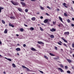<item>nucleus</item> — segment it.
<instances>
[{
	"mask_svg": "<svg viewBox=\"0 0 74 74\" xmlns=\"http://www.w3.org/2000/svg\"><path fill=\"white\" fill-rule=\"evenodd\" d=\"M62 4L64 6V7H66V8H67V6H66V3H63Z\"/></svg>",
	"mask_w": 74,
	"mask_h": 74,
	"instance_id": "14",
	"label": "nucleus"
},
{
	"mask_svg": "<svg viewBox=\"0 0 74 74\" xmlns=\"http://www.w3.org/2000/svg\"><path fill=\"white\" fill-rule=\"evenodd\" d=\"M40 19H43V17L42 16H41L40 17Z\"/></svg>",
	"mask_w": 74,
	"mask_h": 74,
	"instance_id": "50",
	"label": "nucleus"
},
{
	"mask_svg": "<svg viewBox=\"0 0 74 74\" xmlns=\"http://www.w3.org/2000/svg\"><path fill=\"white\" fill-rule=\"evenodd\" d=\"M71 26L72 27H74V25L73 24H71Z\"/></svg>",
	"mask_w": 74,
	"mask_h": 74,
	"instance_id": "48",
	"label": "nucleus"
},
{
	"mask_svg": "<svg viewBox=\"0 0 74 74\" xmlns=\"http://www.w3.org/2000/svg\"><path fill=\"white\" fill-rule=\"evenodd\" d=\"M67 73H69V74H70V73H71V72L70 71H67Z\"/></svg>",
	"mask_w": 74,
	"mask_h": 74,
	"instance_id": "31",
	"label": "nucleus"
},
{
	"mask_svg": "<svg viewBox=\"0 0 74 74\" xmlns=\"http://www.w3.org/2000/svg\"><path fill=\"white\" fill-rule=\"evenodd\" d=\"M40 8L41 10H44V8L42 7V6H40Z\"/></svg>",
	"mask_w": 74,
	"mask_h": 74,
	"instance_id": "25",
	"label": "nucleus"
},
{
	"mask_svg": "<svg viewBox=\"0 0 74 74\" xmlns=\"http://www.w3.org/2000/svg\"><path fill=\"white\" fill-rule=\"evenodd\" d=\"M58 44L59 45H62V44H61V43H60L59 42H58Z\"/></svg>",
	"mask_w": 74,
	"mask_h": 74,
	"instance_id": "40",
	"label": "nucleus"
},
{
	"mask_svg": "<svg viewBox=\"0 0 74 74\" xmlns=\"http://www.w3.org/2000/svg\"><path fill=\"white\" fill-rule=\"evenodd\" d=\"M30 30L33 31L34 30V28L33 27H31L29 28Z\"/></svg>",
	"mask_w": 74,
	"mask_h": 74,
	"instance_id": "21",
	"label": "nucleus"
},
{
	"mask_svg": "<svg viewBox=\"0 0 74 74\" xmlns=\"http://www.w3.org/2000/svg\"><path fill=\"white\" fill-rule=\"evenodd\" d=\"M60 67L62 68H62H63L64 67V66L62 65V64H60Z\"/></svg>",
	"mask_w": 74,
	"mask_h": 74,
	"instance_id": "23",
	"label": "nucleus"
},
{
	"mask_svg": "<svg viewBox=\"0 0 74 74\" xmlns=\"http://www.w3.org/2000/svg\"><path fill=\"white\" fill-rule=\"evenodd\" d=\"M40 29L41 31H44V29H42L41 27H40Z\"/></svg>",
	"mask_w": 74,
	"mask_h": 74,
	"instance_id": "30",
	"label": "nucleus"
},
{
	"mask_svg": "<svg viewBox=\"0 0 74 74\" xmlns=\"http://www.w3.org/2000/svg\"><path fill=\"white\" fill-rule=\"evenodd\" d=\"M49 55H51V56H55V55H54L51 53H50Z\"/></svg>",
	"mask_w": 74,
	"mask_h": 74,
	"instance_id": "19",
	"label": "nucleus"
},
{
	"mask_svg": "<svg viewBox=\"0 0 74 74\" xmlns=\"http://www.w3.org/2000/svg\"><path fill=\"white\" fill-rule=\"evenodd\" d=\"M46 15H47V16H49V14H48V13H45Z\"/></svg>",
	"mask_w": 74,
	"mask_h": 74,
	"instance_id": "46",
	"label": "nucleus"
},
{
	"mask_svg": "<svg viewBox=\"0 0 74 74\" xmlns=\"http://www.w3.org/2000/svg\"><path fill=\"white\" fill-rule=\"evenodd\" d=\"M10 18H11V19H14V17H13V16H12V17H10Z\"/></svg>",
	"mask_w": 74,
	"mask_h": 74,
	"instance_id": "38",
	"label": "nucleus"
},
{
	"mask_svg": "<svg viewBox=\"0 0 74 74\" xmlns=\"http://www.w3.org/2000/svg\"><path fill=\"white\" fill-rule=\"evenodd\" d=\"M44 57L46 59H48V58L47 56H44Z\"/></svg>",
	"mask_w": 74,
	"mask_h": 74,
	"instance_id": "27",
	"label": "nucleus"
},
{
	"mask_svg": "<svg viewBox=\"0 0 74 74\" xmlns=\"http://www.w3.org/2000/svg\"><path fill=\"white\" fill-rule=\"evenodd\" d=\"M12 66L13 67H14V68L16 67V66H15V65L14 64H12Z\"/></svg>",
	"mask_w": 74,
	"mask_h": 74,
	"instance_id": "24",
	"label": "nucleus"
},
{
	"mask_svg": "<svg viewBox=\"0 0 74 74\" xmlns=\"http://www.w3.org/2000/svg\"><path fill=\"white\" fill-rule=\"evenodd\" d=\"M22 67H23V69H26L28 71H32V70H30V69H29L25 66L23 65L22 66Z\"/></svg>",
	"mask_w": 74,
	"mask_h": 74,
	"instance_id": "2",
	"label": "nucleus"
},
{
	"mask_svg": "<svg viewBox=\"0 0 74 74\" xmlns=\"http://www.w3.org/2000/svg\"><path fill=\"white\" fill-rule=\"evenodd\" d=\"M53 25H55L56 24V22L53 21Z\"/></svg>",
	"mask_w": 74,
	"mask_h": 74,
	"instance_id": "44",
	"label": "nucleus"
},
{
	"mask_svg": "<svg viewBox=\"0 0 74 74\" xmlns=\"http://www.w3.org/2000/svg\"><path fill=\"white\" fill-rule=\"evenodd\" d=\"M18 10L19 11H20V12H22V10L21 8H18Z\"/></svg>",
	"mask_w": 74,
	"mask_h": 74,
	"instance_id": "15",
	"label": "nucleus"
},
{
	"mask_svg": "<svg viewBox=\"0 0 74 74\" xmlns=\"http://www.w3.org/2000/svg\"><path fill=\"white\" fill-rule=\"evenodd\" d=\"M65 68L66 69H68V67L67 66H65Z\"/></svg>",
	"mask_w": 74,
	"mask_h": 74,
	"instance_id": "34",
	"label": "nucleus"
},
{
	"mask_svg": "<svg viewBox=\"0 0 74 74\" xmlns=\"http://www.w3.org/2000/svg\"><path fill=\"white\" fill-rule=\"evenodd\" d=\"M48 19H46L44 20V23H48Z\"/></svg>",
	"mask_w": 74,
	"mask_h": 74,
	"instance_id": "5",
	"label": "nucleus"
},
{
	"mask_svg": "<svg viewBox=\"0 0 74 74\" xmlns=\"http://www.w3.org/2000/svg\"><path fill=\"white\" fill-rule=\"evenodd\" d=\"M8 60H9V61H10V62H11V59H9V58H8Z\"/></svg>",
	"mask_w": 74,
	"mask_h": 74,
	"instance_id": "39",
	"label": "nucleus"
},
{
	"mask_svg": "<svg viewBox=\"0 0 74 74\" xmlns=\"http://www.w3.org/2000/svg\"><path fill=\"white\" fill-rule=\"evenodd\" d=\"M9 26H11L12 27H14V25L12 24H11V23H9Z\"/></svg>",
	"mask_w": 74,
	"mask_h": 74,
	"instance_id": "8",
	"label": "nucleus"
},
{
	"mask_svg": "<svg viewBox=\"0 0 74 74\" xmlns=\"http://www.w3.org/2000/svg\"><path fill=\"white\" fill-rule=\"evenodd\" d=\"M50 31L52 32H55L56 31V29H55V28H53L52 29H50Z\"/></svg>",
	"mask_w": 74,
	"mask_h": 74,
	"instance_id": "3",
	"label": "nucleus"
},
{
	"mask_svg": "<svg viewBox=\"0 0 74 74\" xmlns=\"http://www.w3.org/2000/svg\"><path fill=\"white\" fill-rule=\"evenodd\" d=\"M37 14H38V15H39V14H40V12H37L36 13Z\"/></svg>",
	"mask_w": 74,
	"mask_h": 74,
	"instance_id": "47",
	"label": "nucleus"
},
{
	"mask_svg": "<svg viewBox=\"0 0 74 74\" xmlns=\"http://www.w3.org/2000/svg\"><path fill=\"white\" fill-rule=\"evenodd\" d=\"M73 53V51H70V53Z\"/></svg>",
	"mask_w": 74,
	"mask_h": 74,
	"instance_id": "53",
	"label": "nucleus"
},
{
	"mask_svg": "<svg viewBox=\"0 0 74 74\" xmlns=\"http://www.w3.org/2000/svg\"><path fill=\"white\" fill-rule=\"evenodd\" d=\"M21 3L22 4V5H23V6H25V5H26V4L24 2H21Z\"/></svg>",
	"mask_w": 74,
	"mask_h": 74,
	"instance_id": "10",
	"label": "nucleus"
},
{
	"mask_svg": "<svg viewBox=\"0 0 74 74\" xmlns=\"http://www.w3.org/2000/svg\"><path fill=\"white\" fill-rule=\"evenodd\" d=\"M3 73L4 74H5V71L3 72Z\"/></svg>",
	"mask_w": 74,
	"mask_h": 74,
	"instance_id": "61",
	"label": "nucleus"
},
{
	"mask_svg": "<svg viewBox=\"0 0 74 74\" xmlns=\"http://www.w3.org/2000/svg\"><path fill=\"white\" fill-rule=\"evenodd\" d=\"M62 40H63L64 41V42H67V40H65L63 38V37L62 38Z\"/></svg>",
	"mask_w": 74,
	"mask_h": 74,
	"instance_id": "7",
	"label": "nucleus"
},
{
	"mask_svg": "<svg viewBox=\"0 0 74 74\" xmlns=\"http://www.w3.org/2000/svg\"><path fill=\"white\" fill-rule=\"evenodd\" d=\"M51 20L48 19V21H49V22H51Z\"/></svg>",
	"mask_w": 74,
	"mask_h": 74,
	"instance_id": "56",
	"label": "nucleus"
},
{
	"mask_svg": "<svg viewBox=\"0 0 74 74\" xmlns=\"http://www.w3.org/2000/svg\"><path fill=\"white\" fill-rule=\"evenodd\" d=\"M25 12H28V9H26L25 10Z\"/></svg>",
	"mask_w": 74,
	"mask_h": 74,
	"instance_id": "36",
	"label": "nucleus"
},
{
	"mask_svg": "<svg viewBox=\"0 0 74 74\" xmlns=\"http://www.w3.org/2000/svg\"><path fill=\"white\" fill-rule=\"evenodd\" d=\"M24 30V29H23V28H21V29H20V31H21V32H23Z\"/></svg>",
	"mask_w": 74,
	"mask_h": 74,
	"instance_id": "26",
	"label": "nucleus"
},
{
	"mask_svg": "<svg viewBox=\"0 0 74 74\" xmlns=\"http://www.w3.org/2000/svg\"><path fill=\"white\" fill-rule=\"evenodd\" d=\"M11 2L14 5H18V3H16L14 1H11Z\"/></svg>",
	"mask_w": 74,
	"mask_h": 74,
	"instance_id": "1",
	"label": "nucleus"
},
{
	"mask_svg": "<svg viewBox=\"0 0 74 74\" xmlns=\"http://www.w3.org/2000/svg\"><path fill=\"white\" fill-rule=\"evenodd\" d=\"M2 22L3 24H5V21H4V20H2Z\"/></svg>",
	"mask_w": 74,
	"mask_h": 74,
	"instance_id": "33",
	"label": "nucleus"
},
{
	"mask_svg": "<svg viewBox=\"0 0 74 74\" xmlns=\"http://www.w3.org/2000/svg\"><path fill=\"white\" fill-rule=\"evenodd\" d=\"M64 16H67V14L66 13H64Z\"/></svg>",
	"mask_w": 74,
	"mask_h": 74,
	"instance_id": "29",
	"label": "nucleus"
},
{
	"mask_svg": "<svg viewBox=\"0 0 74 74\" xmlns=\"http://www.w3.org/2000/svg\"><path fill=\"white\" fill-rule=\"evenodd\" d=\"M72 48H74V43H73L72 44Z\"/></svg>",
	"mask_w": 74,
	"mask_h": 74,
	"instance_id": "37",
	"label": "nucleus"
},
{
	"mask_svg": "<svg viewBox=\"0 0 74 74\" xmlns=\"http://www.w3.org/2000/svg\"><path fill=\"white\" fill-rule=\"evenodd\" d=\"M67 22H68V23H70V20L69 19H68L67 20Z\"/></svg>",
	"mask_w": 74,
	"mask_h": 74,
	"instance_id": "28",
	"label": "nucleus"
},
{
	"mask_svg": "<svg viewBox=\"0 0 74 74\" xmlns=\"http://www.w3.org/2000/svg\"><path fill=\"white\" fill-rule=\"evenodd\" d=\"M61 51H63V49H61Z\"/></svg>",
	"mask_w": 74,
	"mask_h": 74,
	"instance_id": "58",
	"label": "nucleus"
},
{
	"mask_svg": "<svg viewBox=\"0 0 74 74\" xmlns=\"http://www.w3.org/2000/svg\"><path fill=\"white\" fill-rule=\"evenodd\" d=\"M17 45H19V43L17 44Z\"/></svg>",
	"mask_w": 74,
	"mask_h": 74,
	"instance_id": "62",
	"label": "nucleus"
},
{
	"mask_svg": "<svg viewBox=\"0 0 74 74\" xmlns=\"http://www.w3.org/2000/svg\"><path fill=\"white\" fill-rule=\"evenodd\" d=\"M55 48L56 50H58V47H55Z\"/></svg>",
	"mask_w": 74,
	"mask_h": 74,
	"instance_id": "42",
	"label": "nucleus"
},
{
	"mask_svg": "<svg viewBox=\"0 0 74 74\" xmlns=\"http://www.w3.org/2000/svg\"><path fill=\"white\" fill-rule=\"evenodd\" d=\"M47 8H48V9H49V10H51V8L49 6H47Z\"/></svg>",
	"mask_w": 74,
	"mask_h": 74,
	"instance_id": "35",
	"label": "nucleus"
},
{
	"mask_svg": "<svg viewBox=\"0 0 74 74\" xmlns=\"http://www.w3.org/2000/svg\"><path fill=\"white\" fill-rule=\"evenodd\" d=\"M16 36H19V35L18 34H16Z\"/></svg>",
	"mask_w": 74,
	"mask_h": 74,
	"instance_id": "59",
	"label": "nucleus"
},
{
	"mask_svg": "<svg viewBox=\"0 0 74 74\" xmlns=\"http://www.w3.org/2000/svg\"><path fill=\"white\" fill-rule=\"evenodd\" d=\"M31 19L32 21H34L36 20V18L34 17H32V18Z\"/></svg>",
	"mask_w": 74,
	"mask_h": 74,
	"instance_id": "16",
	"label": "nucleus"
},
{
	"mask_svg": "<svg viewBox=\"0 0 74 74\" xmlns=\"http://www.w3.org/2000/svg\"><path fill=\"white\" fill-rule=\"evenodd\" d=\"M31 49L33 51H36V49H35L34 48L32 47Z\"/></svg>",
	"mask_w": 74,
	"mask_h": 74,
	"instance_id": "12",
	"label": "nucleus"
},
{
	"mask_svg": "<svg viewBox=\"0 0 74 74\" xmlns=\"http://www.w3.org/2000/svg\"><path fill=\"white\" fill-rule=\"evenodd\" d=\"M16 50L17 51H21V49L19 48H18L16 49Z\"/></svg>",
	"mask_w": 74,
	"mask_h": 74,
	"instance_id": "9",
	"label": "nucleus"
},
{
	"mask_svg": "<svg viewBox=\"0 0 74 74\" xmlns=\"http://www.w3.org/2000/svg\"><path fill=\"white\" fill-rule=\"evenodd\" d=\"M54 59H56V60H58V59H59V57H57L56 58H54Z\"/></svg>",
	"mask_w": 74,
	"mask_h": 74,
	"instance_id": "32",
	"label": "nucleus"
},
{
	"mask_svg": "<svg viewBox=\"0 0 74 74\" xmlns=\"http://www.w3.org/2000/svg\"><path fill=\"white\" fill-rule=\"evenodd\" d=\"M58 69L59 70H60V71L61 72H63V73L64 72V71H63V69H62L61 68H58Z\"/></svg>",
	"mask_w": 74,
	"mask_h": 74,
	"instance_id": "4",
	"label": "nucleus"
},
{
	"mask_svg": "<svg viewBox=\"0 0 74 74\" xmlns=\"http://www.w3.org/2000/svg\"><path fill=\"white\" fill-rule=\"evenodd\" d=\"M26 44H24V45H23V47H26Z\"/></svg>",
	"mask_w": 74,
	"mask_h": 74,
	"instance_id": "45",
	"label": "nucleus"
},
{
	"mask_svg": "<svg viewBox=\"0 0 74 74\" xmlns=\"http://www.w3.org/2000/svg\"><path fill=\"white\" fill-rule=\"evenodd\" d=\"M50 37L51 38H54V36L53 35H50Z\"/></svg>",
	"mask_w": 74,
	"mask_h": 74,
	"instance_id": "20",
	"label": "nucleus"
},
{
	"mask_svg": "<svg viewBox=\"0 0 74 74\" xmlns=\"http://www.w3.org/2000/svg\"><path fill=\"white\" fill-rule=\"evenodd\" d=\"M60 10H59V9H58L57 10V11H59Z\"/></svg>",
	"mask_w": 74,
	"mask_h": 74,
	"instance_id": "54",
	"label": "nucleus"
},
{
	"mask_svg": "<svg viewBox=\"0 0 74 74\" xmlns=\"http://www.w3.org/2000/svg\"><path fill=\"white\" fill-rule=\"evenodd\" d=\"M67 60L68 61L69 63H71V60L69 59H67Z\"/></svg>",
	"mask_w": 74,
	"mask_h": 74,
	"instance_id": "22",
	"label": "nucleus"
},
{
	"mask_svg": "<svg viewBox=\"0 0 74 74\" xmlns=\"http://www.w3.org/2000/svg\"><path fill=\"white\" fill-rule=\"evenodd\" d=\"M72 21H74V18H72Z\"/></svg>",
	"mask_w": 74,
	"mask_h": 74,
	"instance_id": "55",
	"label": "nucleus"
},
{
	"mask_svg": "<svg viewBox=\"0 0 74 74\" xmlns=\"http://www.w3.org/2000/svg\"><path fill=\"white\" fill-rule=\"evenodd\" d=\"M17 55H18V56H19V54L18 53H17Z\"/></svg>",
	"mask_w": 74,
	"mask_h": 74,
	"instance_id": "52",
	"label": "nucleus"
},
{
	"mask_svg": "<svg viewBox=\"0 0 74 74\" xmlns=\"http://www.w3.org/2000/svg\"><path fill=\"white\" fill-rule=\"evenodd\" d=\"M39 71L40 72V73H42V74H43V73H44V72H43L42 71Z\"/></svg>",
	"mask_w": 74,
	"mask_h": 74,
	"instance_id": "41",
	"label": "nucleus"
},
{
	"mask_svg": "<svg viewBox=\"0 0 74 74\" xmlns=\"http://www.w3.org/2000/svg\"><path fill=\"white\" fill-rule=\"evenodd\" d=\"M31 1H35L36 0H30Z\"/></svg>",
	"mask_w": 74,
	"mask_h": 74,
	"instance_id": "51",
	"label": "nucleus"
},
{
	"mask_svg": "<svg viewBox=\"0 0 74 74\" xmlns=\"http://www.w3.org/2000/svg\"><path fill=\"white\" fill-rule=\"evenodd\" d=\"M73 57L74 58V54H73Z\"/></svg>",
	"mask_w": 74,
	"mask_h": 74,
	"instance_id": "64",
	"label": "nucleus"
},
{
	"mask_svg": "<svg viewBox=\"0 0 74 74\" xmlns=\"http://www.w3.org/2000/svg\"><path fill=\"white\" fill-rule=\"evenodd\" d=\"M7 32H8V30L6 29H5L4 31V33L6 34V33H7Z\"/></svg>",
	"mask_w": 74,
	"mask_h": 74,
	"instance_id": "11",
	"label": "nucleus"
},
{
	"mask_svg": "<svg viewBox=\"0 0 74 74\" xmlns=\"http://www.w3.org/2000/svg\"><path fill=\"white\" fill-rule=\"evenodd\" d=\"M24 26H25L26 27H27V25H26L25 24H24Z\"/></svg>",
	"mask_w": 74,
	"mask_h": 74,
	"instance_id": "49",
	"label": "nucleus"
},
{
	"mask_svg": "<svg viewBox=\"0 0 74 74\" xmlns=\"http://www.w3.org/2000/svg\"><path fill=\"white\" fill-rule=\"evenodd\" d=\"M58 26L59 27H60V24L58 25Z\"/></svg>",
	"mask_w": 74,
	"mask_h": 74,
	"instance_id": "60",
	"label": "nucleus"
},
{
	"mask_svg": "<svg viewBox=\"0 0 74 74\" xmlns=\"http://www.w3.org/2000/svg\"><path fill=\"white\" fill-rule=\"evenodd\" d=\"M64 34H65V35H66V34L69 35V32H65L64 33Z\"/></svg>",
	"mask_w": 74,
	"mask_h": 74,
	"instance_id": "18",
	"label": "nucleus"
},
{
	"mask_svg": "<svg viewBox=\"0 0 74 74\" xmlns=\"http://www.w3.org/2000/svg\"><path fill=\"white\" fill-rule=\"evenodd\" d=\"M63 45H64V46H66V47H67V45H66V44H65V43L63 44Z\"/></svg>",
	"mask_w": 74,
	"mask_h": 74,
	"instance_id": "43",
	"label": "nucleus"
},
{
	"mask_svg": "<svg viewBox=\"0 0 74 74\" xmlns=\"http://www.w3.org/2000/svg\"><path fill=\"white\" fill-rule=\"evenodd\" d=\"M72 2H73V3L74 4V1H72Z\"/></svg>",
	"mask_w": 74,
	"mask_h": 74,
	"instance_id": "63",
	"label": "nucleus"
},
{
	"mask_svg": "<svg viewBox=\"0 0 74 74\" xmlns=\"http://www.w3.org/2000/svg\"><path fill=\"white\" fill-rule=\"evenodd\" d=\"M59 18L60 19V20L61 21V22H63V20H62V18H61V17L59 16Z\"/></svg>",
	"mask_w": 74,
	"mask_h": 74,
	"instance_id": "13",
	"label": "nucleus"
},
{
	"mask_svg": "<svg viewBox=\"0 0 74 74\" xmlns=\"http://www.w3.org/2000/svg\"><path fill=\"white\" fill-rule=\"evenodd\" d=\"M3 9H4V8L1 7H0V13L1 12V10H3Z\"/></svg>",
	"mask_w": 74,
	"mask_h": 74,
	"instance_id": "17",
	"label": "nucleus"
},
{
	"mask_svg": "<svg viewBox=\"0 0 74 74\" xmlns=\"http://www.w3.org/2000/svg\"><path fill=\"white\" fill-rule=\"evenodd\" d=\"M37 42L38 43V44H44V43L42 42L38 41Z\"/></svg>",
	"mask_w": 74,
	"mask_h": 74,
	"instance_id": "6",
	"label": "nucleus"
},
{
	"mask_svg": "<svg viewBox=\"0 0 74 74\" xmlns=\"http://www.w3.org/2000/svg\"><path fill=\"white\" fill-rule=\"evenodd\" d=\"M41 25H44L45 26V25H44V24L43 23H41Z\"/></svg>",
	"mask_w": 74,
	"mask_h": 74,
	"instance_id": "57",
	"label": "nucleus"
}]
</instances>
